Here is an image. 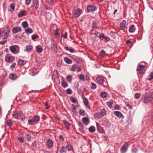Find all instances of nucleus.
<instances>
[{
    "label": "nucleus",
    "mask_w": 153,
    "mask_h": 153,
    "mask_svg": "<svg viewBox=\"0 0 153 153\" xmlns=\"http://www.w3.org/2000/svg\"><path fill=\"white\" fill-rule=\"evenodd\" d=\"M126 22L125 20H123L120 24V27H121V29L124 30L126 28Z\"/></svg>",
    "instance_id": "nucleus-13"
},
{
    "label": "nucleus",
    "mask_w": 153,
    "mask_h": 153,
    "mask_svg": "<svg viewBox=\"0 0 153 153\" xmlns=\"http://www.w3.org/2000/svg\"><path fill=\"white\" fill-rule=\"evenodd\" d=\"M66 151V148H65L64 146H62L59 152L60 153H65Z\"/></svg>",
    "instance_id": "nucleus-26"
},
{
    "label": "nucleus",
    "mask_w": 153,
    "mask_h": 153,
    "mask_svg": "<svg viewBox=\"0 0 153 153\" xmlns=\"http://www.w3.org/2000/svg\"><path fill=\"white\" fill-rule=\"evenodd\" d=\"M63 123L65 124V126L66 127L67 129H68L70 126V124L65 120H64L63 121Z\"/></svg>",
    "instance_id": "nucleus-22"
},
{
    "label": "nucleus",
    "mask_w": 153,
    "mask_h": 153,
    "mask_svg": "<svg viewBox=\"0 0 153 153\" xmlns=\"http://www.w3.org/2000/svg\"><path fill=\"white\" fill-rule=\"evenodd\" d=\"M106 113V110L104 108H103L101 112L94 114V117L95 118L100 119L104 116Z\"/></svg>",
    "instance_id": "nucleus-3"
},
{
    "label": "nucleus",
    "mask_w": 153,
    "mask_h": 153,
    "mask_svg": "<svg viewBox=\"0 0 153 153\" xmlns=\"http://www.w3.org/2000/svg\"><path fill=\"white\" fill-rule=\"evenodd\" d=\"M9 30L8 29V27H7V30H5L3 32H0V34L1 35V37L3 39H5L7 38L8 36Z\"/></svg>",
    "instance_id": "nucleus-5"
},
{
    "label": "nucleus",
    "mask_w": 153,
    "mask_h": 153,
    "mask_svg": "<svg viewBox=\"0 0 153 153\" xmlns=\"http://www.w3.org/2000/svg\"><path fill=\"white\" fill-rule=\"evenodd\" d=\"M105 79V78L101 76H98L96 78L98 83L100 84H103Z\"/></svg>",
    "instance_id": "nucleus-6"
},
{
    "label": "nucleus",
    "mask_w": 153,
    "mask_h": 153,
    "mask_svg": "<svg viewBox=\"0 0 153 153\" xmlns=\"http://www.w3.org/2000/svg\"><path fill=\"white\" fill-rule=\"evenodd\" d=\"M128 149V145L126 144L123 145L121 147L120 151L122 153H125L126 152Z\"/></svg>",
    "instance_id": "nucleus-8"
},
{
    "label": "nucleus",
    "mask_w": 153,
    "mask_h": 153,
    "mask_svg": "<svg viewBox=\"0 0 153 153\" xmlns=\"http://www.w3.org/2000/svg\"><path fill=\"white\" fill-rule=\"evenodd\" d=\"M54 34L55 36H56L57 37H59L60 36L59 34V30L58 29H56L54 31Z\"/></svg>",
    "instance_id": "nucleus-34"
},
{
    "label": "nucleus",
    "mask_w": 153,
    "mask_h": 153,
    "mask_svg": "<svg viewBox=\"0 0 153 153\" xmlns=\"http://www.w3.org/2000/svg\"><path fill=\"white\" fill-rule=\"evenodd\" d=\"M12 77L11 79L13 80H16L17 78V76L14 74H12Z\"/></svg>",
    "instance_id": "nucleus-44"
},
{
    "label": "nucleus",
    "mask_w": 153,
    "mask_h": 153,
    "mask_svg": "<svg viewBox=\"0 0 153 153\" xmlns=\"http://www.w3.org/2000/svg\"><path fill=\"white\" fill-rule=\"evenodd\" d=\"M25 117L24 116L23 117L22 116H21V115H20L19 119H20L24 121L25 120Z\"/></svg>",
    "instance_id": "nucleus-53"
},
{
    "label": "nucleus",
    "mask_w": 153,
    "mask_h": 153,
    "mask_svg": "<svg viewBox=\"0 0 153 153\" xmlns=\"http://www.w3.org/2000/svg\"><path fill=\"white\" fill-rule=\"evenodd\" d=\"M72 90L70 88H68L66 92L68 94H71L72 93Z\"/></svg>",
    "instance_id": "nucleus-50"
},
{
    "label": "nucleus",
    "mask_w": 153,
    "mask_h": 153,
    "mask_svg": "<svg viewBox=\"0 0 153 153\" xmlns=\"http://www.w3.org/2000/svg\"><path fill=\"white\" fill-rule=\"evenodd\" d=\"M7 41L6 40H5L3 41H1L0 42V44L1 45L4 44Z\"/></svg>",
    "instance_id": "nucleus-64"
},
{
    "label": "nucleus",
    "mask_w": 153,
    "mask_h": 153,
    "mask_svg": "<svg viewBox=\"0 0 153 153\" xmlns=\"http://www.w3.org/2000/svg\"><path fill=\"white\" fill-rule=\"evenodd\" d=\"M140 94L139 93H136L134 95V97L137 99H138L140 98Z\"/></svg>",
    "instance_id": "nucleus-48"
},
{
    "label": "nucleus",
    "mask_w": 153,
    "mask_h": 153,
    "mask_svg": "<svg viewBox=\"0 0 153 153\" xmlns=\"http://www.w3.org/2000/svg\"><path fill=\"white\" fill-rule=\"evenodd\" d=\"M52 49H53L55 51L57 50V46L56 45L55 43H53L52 47Z\"/></svg>",
    "instance_id": "nucleus-45"
},
{
    "label": "nucleus",
    "mask_w": 153,
    "mask_h": 153,
    "mask_svg": "<svg viewBox=\"0 0 153 153\" xmlns=\"http://www.w3.org/2000/svg\"><path fill=\"white\" fill-rule=\"evenodd\" d=\"M70 100L71 101L74 103H76V100L74 97H71L70 99Z\"/></svg>",
    "instance_id": "nucleus-49"
},
{
    "label": "nucleus",
    "mask_w": 153,
    "mask_h": 153,
    "mask_svg": "<svg viewBox=\"0 0 153 153\" xmlns=\"http://www.w3.org/2000/svg\"><path fill=\"white\" fill-rule=\"evenodd\" d=\"M64 60L65 62L68 64H71L72 62L71 59L66 57L64 58Z\"/></svg>",
    "instance_id": "nucleus-18"
},
{
    "label": "nucleus",
    "mask_w": 153,
    "mask_h": 153,
    "mask_svg": "<svg viewBox=\"0 0 153 153\" xmlns=\"http://www.w3.org/2000/svg\"><path fill=\"white\" fill-rule=\"evenodd\" d=\"M48 2L49 4L51 5H53L54 3V1L53 0H49Z\"/></svg>",
    "instance_id": "nucleus-56"
},
{
    "label": "nucleus",
    "mask_w": 153,
    "mask_h": 153,
    "mask_svg": "<svg viewBox=\"0 0 153 153\" xmlns=\"http://www.w3.org/2000/svg\"><path fill=\"white\" fill-rule=\"evenodd\" d=\"M31 136L29 134H27L26 135V138L28 140H29L31 139Z\"/></svg>",
    "instance_id": "nucleus-52"
},
{
    "label": "nucleus",
    "mask_w": 153,
    "mask_h": 153,
    "mask_svg": "<svg viewBox=\"0 0 153 153\" xmlns=\"http://www.w3.org/2000/svg\"><path fill=\"white\" fill-rule=\"evenodd\" d=\"M104 38L105 39V40L106 41V42H108L109 40H110V38L108 37H106V36H105V37H104Z\"/></svg>",
    "instance_id": "nucleus-58"
},
{
    "label": "nucleus",
    "mask_w": 153,
    "mask_h": 153,
    "mask_svg": "<svg viewBox=\"0 0 153 153\" xmlns=\"http://www.w3.org/2000/svg\"><path fill=\"white\" fill-rule=\"evenodd\" d=\"M72 77L71 75H67L66 77L67 81L70 82H71L72 80Z\"/></svg>",
    "instance_id": "nucleus-25"
},
{
    "label": "nucleus",
    "mask_w": 153,
    "mask_h": 153,
    "mask_svg": "<svg viewBox=\"0 0 153 153\" xmlns=\"http://www.w3.org/2000/svg\"><path fill=\"white\" fill-rule=\"evenodd\" d=\"M5 60L7 62H12L14 60V57L5 56Z\"/></svg>",
    "instance_id": "nucleus-11"
},
{
    "label": "nucleus",
    "mask_w": 153,
    "mask_h": 153,
    "mask_svg": "<svg viewBox=\"0 0 153 153\" xmlns=\"http://www.w3.org/2000/svg\"><path fill=\"white\" fill-rule=\"evenodd\" d=\"M100 54L101 56L104 57L105 56V52L102 50L100 53Z\"/></svg>",
    "instance_id": "nucleus-41"
},
{
    "label": "nucleus",
    "mask_w": 153,
    "mask_h": 153,
    "mask_svg": "<svg viewBox=\"0 0 153 153\" xmlns=\"http://www.w3.org/2000/svg\"><path fill=\"white\" fill-rule=\"evenodd\" d=\"M82 10H73V14L75 17H78L81 13Z\"/></svg>",
    "instance_id": "nucleus-10"
},
{
    "label": "nucleus",
    "mask_w": 153,
    "mask_h": 153,
    "mask_svg": "<svg viewBox=\"0 0 153 153\" xmlns=\"http://www.w3.org/2000/svg\"><path fill=\"white\" fill-rule=\"evenodd\" d=\"M153 99V93H148L143 94L140 100L143 103H148L150 102Z\"/></svg>",
    "instance_id": "nucleus-1"
},
{
    "label": "nucleus",
    "mask_w": 153,
    "mask_h": 153,
    "mask_svg": "<svg viewBox=\"0 0 153 153\" xmlns=\"http://www.w3.org/2000/svg\"><path fill=\"white\" fill-rule=\"evenodd\" d=\"M39 4L37 1H34L33 2V7L34 9H37L38 7Z\"/></svg>",
    "instance_id": "nucleus-19"
},
{
    "label": "nucleus",
    "mask_w": 153,
    "mask_h": 153,
    "mask_svg": "<svg viewBox=\"0 0 153 153\" xmlns=\"http://www.w3.org/2000/svg\"><path fill=\"white\" fill-rule=\"evenodd\" d=\"M76 69V67L74 65H72L71 68V70L72 71H75Z\"/></svg>",
    "instance_id": "nucleus-54"
},
{
    "label": "nucleus",
    "mask_w": 153,
    "mask_h": 153,
    "mask_svg": "<svg viewBox=\"0 0 153 153\" xmlns=\"http://www.w3.org/2000/svg\"><path fill=\"white\" fill-rule=\"evenodd\" d=\"M83 123L86 125H87L89 123V120L87 117H84L82 119Z\"/></svg>",
    "instance_id": "nucleus-15"
},
{
    "label": "nucleus",
    "mask_w": 153,
    "mask_h": 153,
    "mask_svg": "<svg viewBox=\"0 0 153 153\" xmlns=\"http://www.w3.org/2000/svg\"><path fill=\"white\" fill-rule=\"evenodd\" d=\"M25 2L26 4L28 5L31 2V0H26Z\"/></svg>",
    "instance_id": "nucleus-59"
},
{
    "label": "nucleus",
    "mask_w": 153,
    "mask_h": 153,
    "mask_svg": "<svg viewBox=\"0 0 153 153\" xmlns=\"http://www.w3.org/2000/svg\"><path fill=\"white\" fill-rule=\"evenodd\" d=\"M6 123L7 126H11L13 125V123L12 121L10 120H7Z\"/></svg>",
    "instance_id": "nucleus-36"
},
{
    "label": "nucleus",
    "mask_w": 153,
    "mask_h": 153,
    "mask_svg": "<svg viewBox=\"0 0 153 153\" xmlns=\"http://www.w3.org/2000/svg\"><path fill=\"white\" fill-rule=\"evenodd\" d=\"M146 66L145 65L140 64L137 68V74L140 73L141 74L144 73L145 70V69Z\"/></svg>",
    "instance_id": "nucleus-4"
},
{
    "label": "nucleus",
    "mask_w": 153,
    "mask_h": 153,
    "mask_svg": "<svg viewBox=\"0 0 153 153\" xmlns=\"http://www.w3.org/2000/svg\"><path fill=\"white\" fill-rule=\"evenodd\" d=\"M95 130V128L94 126H91L89 128V131L91 132L94 131Z\"/></svg>",
    "instance_id": "nucleus-33"
},
{
    "label": "nucleus",
    "mask_w": 153,
    "mask_h": 153,
    "mask_svg": "<svg viewBox=\"0 0 153 153\" xmlns=\"http://www.w3.org/2000/svg\"><path fill=\"white\" fill-rule=\"evenodd\" d=\"M10 7L11 9L14 10L15 9V5L13 4H12L10 6Z\"/></svg>",
    "instance_id": "nucleus-61"
},
{
    "label": "nucleus",
    "mask_w": 153,
    "mask_h": 153,
    "mask_svg": "<svg viewBox=\"0 0 153 153\" xmlns=\"http://www.w3.org/2000/svg\"><path fill=\"white\" fill-rule=\"evenodd\" d=\"M40 120L39 116H35L33 118L28 120V123L30 125H33L38 122Z\"/></svg>",
    "instance_id": "nucleus-2"
},
{
    "label": "nucleus",
    "mask_w": 153,
    "mask_h": 153,
    "mask_svg": "<svg viewBox=\"0 0 153 153\" xmlns=\"http://www.w3.org/2000/svg\"><path fill=\"white\" fill-rule=\"evenodd\" d=\"M22 31L21 28L19 27H13L12 29V32L15 34Z\"/></svg>",
    "instance_id": "nucleus-9"
},
{
    "label": "nucleus",
    "mask_w": 153,
    "mask_h": 153,
    "mask_svg": "<svg viewBox=\"0 0 153 153\" xmlns=\"http://www.w3.org/2000/svg\"><path fill=\"white\" fill-rule=\"evenodd\" d=\"M83 102L86 106L88 108H90V106L89 105L88 100H86Z\"/></svg>",
    "instance_id": "nucleus-30"
},
{
    "label": "nucleus",
    "mask_w": 153,
    "mask_h": 153,
    "mask_svg": "<svg viewBox=\"0 0 153 153\" xmlns=\"http://www.w3.org/2000/svg\"><path fill=\"white\" fill-rule=\"evenodd\" d=\"M82 99H83V101H84L85 100H87L86 99V98L84 96V95L83 94H82Z\"/></svg>",
    "instance_id": "nucleus-63"
},
{
    "label": "nucleus",
    "mask_w": 153,
    "mask_h": 153,
    "mask_svg": "<svg viewBox=\"0 0 153 153\" xmlns=\"http://www.w3.org/2000/svg\"><path fill=\"white\" fill-rule=\"evenodd\" d=\"M114 114L118 117L120 118L123 116L122 114L119 111H115L114 112Z\"/></svg>",
    "instance_id": "nucleus-17"
},
{
    "label": "nucleus",
    "mask_w": 153,
    "mask_h": 153,
    "mask_svg": "<svg viewBox=\"0 0 153 153\" xmlns=\"http://www.w3.org/2000/svg\"><path fill=\"white\" fill-rule=\"evenodd\" d=\"M25 32L27 33H31L33 32V30L31 28H28L25 29Z\"/></svg>",
    "instance_id": "nucleus-28"
},
{
    "label": "nucleus",
    "mask_w": 153,
    "mask_h": 153,
    "mask_svg": "<svg viewBox=\"0 0 153 153\" xmlns=\"http://www.w3.org/2000/svg\"><path fill=\"white\" fill-rule=\"evenodd\" d=\"M39 37L37 35H33L31 36L32 39L33 40H35L36 38H38Z\"/></svg>",
    "instance_id": "nucleus-43"
},
{
    "label": "nucleus",
    "mask_w": 153,
    "mask_h": 153,
    "mask_svg": "<svg viewBox=\"0 0 153 153\" xmlns=\"http://www.w3.org/2000/svg\"><path fill=\"white\" fill-rule=\"evenodd\" d=\"M104 35L103 33H101L100 34L99 36V38H103L104 37Z\"/></svg>",
    "instance_id": "nucleus-55"
},
{
    "label": "nucleus",
    "mask_w": 153,
    "mask_h": 153,
    "mask_svg": "<svg viewBox=\"0 0 153 153\" xmlns=\"http://www.w3.org/2000/svg\"><path fill=\"white\" fill-rule=\"evenodd\" d=\"M19 141L21 143H23L24 142V138L22 137H20L18 138Z\"/></svg>",
    "instance_id": "nucleus-46"
},
{
    "label": "nucleus",
    "mask_w": 153,
    "mask_h": 153,
    "mask_svg": "<svg viewBox=\"0 0 153 153\" xmlns=\"http://www.w3.org/2000/svg\"><path fill=\"white\" fill-rule=\"evenodd\" d=\"M135 30L134 26V25H132L129 27V31L130 33H133Z\"/></svg>",
    "instance_id": "nucleus-21"
},
{
    "label": "nucleus",
    "mask_w": 153,
    "mask_h": 153,
    "mask_svg": "<svg viewBox=\"0 0 153 153\" xmlns=\"http://www.w3.org/2000/svg\"><path fill=\"white\" fill-rule=\"evenodd\" d=\"M17 47V46L16 45L10 47V49L12 53L17 54L18 53L16 51V48Z\"/></svg>",
    "instance_id": "nucleus-7"
},
{
    "label": "nucleus",
    "mask_w": 153,
    "mask_h": 153,
    "mask_svg": "<svg viewBox=\"0 0 153 153\" xmlns=\"http://www.w3.org/2000/svg\"><path fill=\"white\" fill-rule=\"evenodd\" d=\"M108 106L111 108L112 107V102L111 101H108L107 102Z\"/></svg>",
    "instance_id": "nucleus-39"
},
{
    "label": "nucleus",
    "mask_w": 153,
    "mask_h": 153,
    "mask_svg": "<svg viewBox=\"0 0 153 153\" xmlns=\"http://www.w3.org/2000/svg\"><path fill=\"white\" fill-rule=\"evenodd\" d=\"M75 61L78 63H80L82 61V59L79 57H75L74 58Z\"/></svg>",
    "instance_id": "nucleus-24"
},
{
    "label": "nucleus",
    "mask_w": 153,
    "mask_h": 153,
    "mask_svg": "<svg viewBox=\"0 0 153 153\" xmlns=\"http://www.w3.org/2000/svg\"><path fill=\"white\" fill-rule=\"evenodd\" d=\"M53 143L52 140L49 139L47 143V146L48 148H51L53 146Z\"/></svg>",
    "instance_id": "nucleus-12"
},
{
    "label": "nucleus",
    "mask_w": 153,
    "mask_h": 153,
    "mask_svg": "<svg viewBox=\"0 0 153 153\" xmlns=\"http://www.w3.org/2000/svg\"><path fill=\"white\" fill-rule=\"evenodd\" d=\"M12 115L14 118L18 119L19 118L20 115L19 113L16 112L13 114Z\"/></svg>",
    "instance_id": "nucleus-23"
},
{
    "label": "nucleus",
    "mask_w": 153,
    "mask_h": 153,
    "mask_svg": "<svg viewBox=\"0 0 153 153\" xmlns=\"http://www.w3.org/2000/svg\"><path fill=\"white\" fill-rule=\"evenodd\" d=\"M79 112V113L80 114L82 115L83 116H84L85 115V112L83 110L80 109Z\"/></svg>",
    "instance_id": "nucleus-37"
},
{
    "label": "nucleus",
    "mask_w": 153,
    "mask_h": 153,
    "mask_svg": "<svg viewBox=\"0 0 153 153\" xmlns=\"http://www.w3.org/2000/svg\"><path fill=\"white\" fill-rule=\"evenodd\" d=\"M36 49L37 52L38 53H41L43 50V49L41 45H39L36 46Z\"/></svg>",
    "instance_id": "nucleus-14"
},
{
    "label": "nucleus",
    "mask_w": 153,
    "mask_h": 153,
    "mask_svg": "<svg viewBox=\"0 0 153 153\" xmlns=\"http://www.w3.org/2000/svg\"><path fill=\"white\" fill-rule=\"evenodd\" d=\"M22 25L24 28H26L28 26V24L27 22L26 21L23 22L22 23Z\"/></svg>",
    "instance_id": "nucleus-32"
},
{
    "label": "nucleus",
    "mask_w": 153,
    "mask_h": 153,
    "mask_svg": "<svg viewBox=\"0 0 153 153\" xmlns=\"http://www.w3.org/2000/svg\"><path fill=\"white\" fill-rule=\"evenodd\" d=\"M138 150L137 149H134L132 150L133 153H136L138 152Z\"/></svg>",
    "instance_id": "nucleus-57"
},
{
    "label": "nucleus",
    "mask_w": 153,
    "mask_h": 153,
    "mask_svg": "<svg viewBox=\"0 0 153 153\" xmlns=\"http://www.w3.org/2000/svg\"><path fill=\"white\" fill-rule=\"evenodd\" d=\"M62 36L65 38H66L67 37V32H65L64 34L62 35Z\"/></svg>",
    "instance_id": "nucleus-62"
},
{
    "label": "nucleus",
    "mask_w": 153,
    "mask_h": 153,
    "mask_svg": "<svg viewBox=\"0 0 153 153\" xmlns=\"http://www.w3.org/2000/svg\"><path fill=\"white\" fill-rule=\"evenodd\" d=\"M26 11L25 10H23L20 12L18 14V17L20 18L24 15H26Z\"/></svg>",
    "instance_id": "nucleus-16"
},
{
    "label": "nucleus",
    "mask_w": 153,
    "mask_h": 153,
    "mask_svg": "<svg viewBox=\"0 0 153 153\" xmlns=\"http://www.w3.org/2000/svg\"><path fill=\"white\" fill-rule=\"evenodd\" d=\"M100 96L103 98L106 97L108 96V94L106 92H103L101 94Z\"/></svg>",
    "instance_id": "nucleus-27"
},
{
    "label": "nucleus",
    "mask_w": 153,
    "mask_h": 153,
    "mask_svg": "<svg viewBox=\"0 0 153 153\" xmlns=\"http://www.w3.org/2000/svg\"><path fill=\"white\" fill-rule=\"evenodd\" d=\"M59 139L61 141H62L64 140L62 136L61 135H60L59 136Z\"/></svg>",
    "instance_id": "nucleus-60"
},
{
    "label": "nucleus",
    "mask_w": 153,
    "mask_h": 153,
    "mask_svg": "<svg viewBox=\"0 0 153 153\" xmlns=\"http://www.w3.org/2000/svg\"><path fill=\"white\" fill-rule=\"evenodd\" d=\"M16 65V63H13L10 66V68L11 69H13L14 68Z\"/></svg>",
    "instance_id": "nucleus-51"
},
{
    "label": "nucleus",
    "mask_w": 153,
    "mask_h": 153,
    "mask_svg": "<svg viewBox=\"0 0 153 153\" xmlns=\"http://www.w3.org/2000/svg\"><path fill=\"white\" fill-rule=\"evenodd\" d=\"M65 148H66V149H67L68 151H70L72 149L71 146L70 145H68Z\"/></svg>",
    "instance_id": "nucleus-38"
},
{
    "label": "nucleus",
    "mask_w": 153,
    "mask_h": 153,
    "mask_svg": "<svg viewBox=\"0 0 153 153\" xmlns=\"http://www.w3.org/2000/svg\"><path fill=\"white\" fill-rule=\"evenodd\" d=\"M96 8V7L94 6H92L90 5H89L88 6L87 10H95Z\"/></svg>",
    "instance_id": "nucleus-35"
},
{
    "label": "nucleus",
    "mask_w": 153,
    "mask_h": 153,
    "mask_svg": "<svg viewBox=\"0 0 153 153\" xmlns=\"http://www.w3.org/2000/svg\"><path fill=\"white\" fill-rule=\"evenodd\" d=\"M18 64L20 66L23 65L25 64L24 61L23 60H19L18 61Z\"/></svg>",
    "instance_id": "nucleus-29"
},
{
    "label": "nucleus",
    "mask_w": 153,
    "mask_h": 153,
    "mask_svg": "<svg viewBox=\"0 0 153 153\" xmlns=\"http://www.w3.org/2000/svg\"><path fill=\"white\" fill-rule=\"evenodd\" d=\"M79 79L83 81L85 80L84 76L82 74H80L79 75Z\"/></svg>",
    "instance_id": "nucleus-42"
},
{
    "label": "nucleus",
    "mask_w": 153,
    "mask_h": 153,
    "mask_svg": "<svg viewBox=\"0 0 153 153\" xmlns=\"http://www.w3.org/2000/svg\"><path fill=\"white\" fill-rule=\"evenodd\" d=\"M26 49L27 51L30 52L33 49V46L31 45H29L26 47Z\"/></svg>",
    "instance_id": "nucleus-20"
},
{
    "label": "nucleus",
    "mask_w": 153,
    "mask_h": 153,
    "mask_svg": "<svg viewBox=\"0 0 153 153\" xmlns=\"http://www.w3.org/2000/svg\"><path fill=\"white\" fill-rule=\"evenodd\" d=\"M91 85L92 86L91 88L92 89H94L96 88L97 85L96 84L94 83H92Z\"/></svg>",
    "instance_id": "nucleus-47"
},
{
    "label": "nucleus",
    "mask_w": 153,
    "mask_h": 153,
    "mask_svg": "<svg viewBox=\"0 0 153 153\" xmlns=\"http://www.w3.org/2000/svg\"><path fill=\"white\" fill-rule=\"evenodd\" d=\"M153 78V73L151 72L150 74L149 75L147 79L149 80H152Z\"/></svg>",
    "instance_id": "nucleus-31"
},
{
    "label": "nucleus",
    "mask_w": 153,
    "mask_h": 153,
    "mask_svg": "<svg viewBox=\"0 0 153 153\" xmlns=\"http://www.w3.org/2000/svg\"><path fill=\"white\" fill-rule=\"evenodd\" d=\"M61 85L64 87H66L68 86V84L64 81L62 82Z\"/></svg>",
    "instance_id": "nucleus-40"
}]
</instances>
